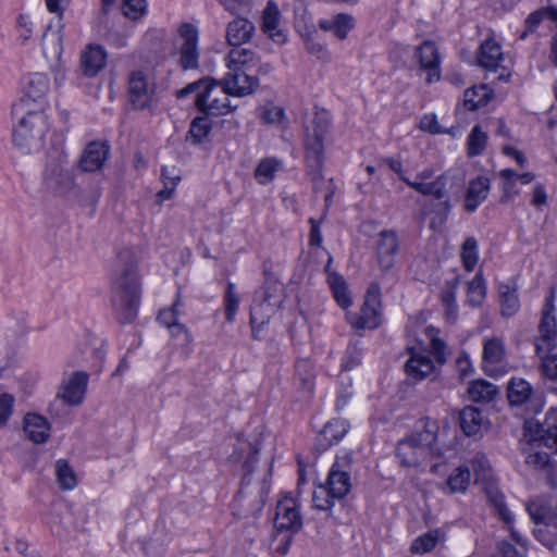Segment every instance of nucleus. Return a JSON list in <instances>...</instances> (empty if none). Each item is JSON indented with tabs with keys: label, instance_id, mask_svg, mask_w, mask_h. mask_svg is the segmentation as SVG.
I'll return each instance as SVG.
<instances>
[{
	"label": "nucleus",
	"instance_id": "nucleus-39",
	"mask_svg": "<svg viewBox=\"0 0 557 557\" xmlns=\"http://www.w3.org/2000/svg\"><path fill=\"white\" fill-rule=\"evenodd\" d=\"M486 297V286L481 272L468 283L467 301L472 307L481 306Z\"/></svg>",
	"mask_w": 557,
	"mask_h": 557
},
{
	"label": "nucleus",
	"instance_id": "nucleus-62",
	"mask_svg": "<svg viewBox=\"0 0 557 557\" xmlns=\"http://www.w3.org/2000/svg\"><path fill=\"white\" fill-rule=\"evenodd\" d=\"M420 128L431 134L441 133V126L434 114H426L420 120Z\"/></svg>",
	"mask_w": 557,
	"mask_h": 557
},
{
	"label": "nucleus",
	"instance_id": "nucleus-9",
	"mask_svg": "<svg viewBox=\"0 0 557 557\" xmlns=\"http://www.w3.org/2000/svg\"><path fill=\"white\" fill-rule=\"evenodd\" d=\"M128 101L136 110L151 109L158 103L154 77L143 70L132 71L127 79Z\"/></svg>",
	"mask_w": 557,
	"mask_h": 557
},
{
	"label": "nucleus",
	"instance_id": "nucleus-8",
	"mask_svg": "<svg viewBox=\"0 0 557 557\" xmlns=\"http://www.w3.org/2000/svg\"><path fill=\"white\" fill-rule=\"evenodd\" d=\"M471 465L474 472V482L482 483L484 485V491L488 502L495 508L500 519L508 525L512 539L516 542L521 543V537L512 528L513 517L505 504L504 495L492 481V468L487 457L482 453H478L472 458Z\"/></svg>",
	"mask_w": 557,
	"mask_h": 557
},
{
	"label": "nucleus",
	"instance_id": "nucleus-24",
	"mask_svg": "<svg viewBox=\"0 0 557 557\" xmlns=\"http://www.w3.org/2000/svg\"><path fill=\"white\" fill-rule=\"evenodd\" d=\"M63 27L64 25L60 21H57L55 24L50 23L41 37L42 53L50 62H57L61 58L63 51Z\"/></svg>",
	"mask_w": 557,
	"mask_h": 557
},
{
	"label": "nucleus",
	"instance_id": "nucleus-26",
	"mask_svg": "<svg viewBox=\"0 0 557 557\" xmlns=\"http://www.w3.org/2000/svg\"><path fill=\"white\" fill-rule=\"evenodd\" d=\"M344 468L343 465L335 461L324 484L331 492V495L337 499H343L351 490L350 474Z\"/></svg>",
	"mask_w": 557,
	"mask_h": 557
},
{
	"label": "nucleus",
	"instance_id": "nucleus-22",
	"mask_svg": "<svg viewBox=\"0 0 557 557\" xmlns=\"http://www.w3.org/2000/svg\"><path fill=\"white\" fill-rule=\"evenodd\" d=\"M88 374L85 371L74 372L61 386L58 396L67 405H79L86 394Z\"/></svg>",
	"mask_w": 557,
	"mask_h": 557
},
{
	"label": "nucleus",
	"instance_id": "nucleus-59",
	"mask_svg": "<svg viewBox=\"0 0 557 557\" xmlns=\"http://www.w3.org/2000/svg\"><path fill=\"white\" fill-rule=\"evenodd\" d=\"M456 286L457 281L448 283L441 293V299L449 312L456 311Z\"/></svg>",
	"mask_w": 557,
	"mask_h": 557
},
{
	"label": "nucleus",
	"instance_id": "nucleus-11",
	"mask_svg": "<svg viewBox=\"0 0 557 557\" xmlns=\"http://www.w3.org/2000/svg\"><path fill=\"white\" fill-rule=\"evenodd\" d=\"M182 40L180 45V65L183 70H194L199 65V30L191 23H183L177 28Z\"/></svg>",
	"mask_w": 557,
	"mask_h": 557
},
{
	"label": "nucleus",
	"instance_id": "nucleus-6",
	"mask_svg": "<svg viewBox=\"0 0 557 557\" xmlns=\"http://www.w3.org/2000/svg\"><path fill=\"white\" fill-rule=\"evenodd\" d=\"M189 94H196L195 104L206 114L222 115L236 108L231 104L228 97L232 95L221 87L220 81L200 79L180 89L176 95L184 98Z\"/></svg>",
	"mask_w": 557,
	"mask_h": 557
},
{
	"label": "nucleus",
	"instance_id": "nucleus-19",
	"mask_svg": "<svg viewBox=\"0 0 557 557\" xmlns=\"http://www.w3.org/2000/svg\"><path fill=\"white\" fill-rule=\"evenodd\" d=\"M408 351L410 357L405 363V371L410 379L421 381L435 372L436 364L425 351L414 347Z\"/></svg>",
	"mask_w": 557,
	"mask_h": 557
},
{
	"label": "nucleus",
	"instance_id": "nucleus-1",
	"mask_svg": "<svg viewBox=\"0 0 557 557\" xmlns=\"http://www.w3.org/2000/svg\"><path fill=\"white\" fill-rule=\"evenodd\" d=\"M136 256L129 248L116 256L112 275V305L121 323H131L137 315L140 301V284Z\"/></svg>",
	"mask_w": 557,
	"mask_h": 557
},
{
	"label": "nucleus",
	"instance_id": "nucleus-23",
	"mask_svg": "<svg viewBox=\"0 0 557 557\" xmlns=\"http://www.w3.org/2000/svg\"><path fill=\"white\" fill-rule=\"evenodd\" d=\"M110 146L101 141H91L84 149L78 168L83 172H96L101 170L109 157Z\"/></svg>",
	"mask_w": 557,
	"mask_h": 557
},
{
	"label": "nucleus",
	"instance_id": "nucleus-40",
	"mask_svg": "<svg viewBox=\"0 0 557 557\" xmlns=\"http://www.w3.org/2000/svg\"><path fill=\"white\" fill-rule=\"evenodd\" d=\"M282 166V162L274 158H265L259 162L255 171V177L259 184L265 185L270 183L275 172Z\"/></svg>",
	"mask_w": 557,
	"mask_h": 557
},
{
	"label": "nucleus",
	"instance_id": "nucleus-27",
	"mask_svg": "<svg viewBox=\"0 0 557 557\" xmlns=\"http://www.w3.org/2000/svg\"><path fill=\"white\" fill-rule=\"evenodd\" d=\"M256 27L246 17H236L227 24L226 40L230 46L240 48L243 44L251 40Z\"/></svg>",
	"mask_w": 557,
	"mask_h": 557
},
{
	"label": "nucleus",
	"instance_id": "nucleus-42",
	"mask_svg": "<svg viewBox=\"0 0 557 557\" xmlns=\"http://www.w3.org/2000/svg\"><path fill=\"white\" fill-rule=\"evenodd\" d=\"M461 260L468 272L474 270L479 260L478 242L474 237H468L461 246Z\"/></svg>",
	"mask_w": 557,
	"mask_h": 557
},
{
	"label": "nucleus",
	"instance_id": "nucleus-33",
	"mask_svg": "<svg viewBox=\"0 0 557 557\" xmlns=\"http://www.w3.org/2000/svg\"><path fill=\"white\" fill-rule=\"evenodd\" d=\"M322 30L332 32L338 39H345L348 33L354 28L355 21L349 14H337L331 18H322L319 21Z\"/></svg>",
	"mask_w": 557,
	"mask_h": 557
},
{
	"label": "nucleus",
	"instance_id": "nucleus-56",
	"mask_svg": "<svg viewBox=\"0 0 557 557\" xmlns=\"http://www.w3.org/2000/svg\"><path fill=\"white\" fill-rule=\"evenodd\" d=\"M14 396L8 393L0 395V428L4 426L13 413Z\"/></svg>",
	"mask_w": 557,
	"mask_h": 557
},
{
	"label": "nucleus",
	"instance_id": "nucleus-55",
	"mask_svg": "<svg viewBox=\"0 0 557 557\" xmlns=\"http://www.w3.org/2000/svg\"><path fill=\"white\" fill-rule=\"evenodd\" d=\"M525 462L536 470H549L552 467L550 456L546 451L530 453L527 457Z\"/></svg>",
	"mask_w": 557,
	"mask_h": 557
},
{
	"label": "nucleus",
	"instance_id": "nucleus-48",
	"mask_svg": "<svg viewBox=\"0 0 557 557\" xmlns=\"http://www.w3.org/2000/svg\"><path fill=\"white\" fill-rule=\"evenodd\" d=\"M212 128L208 116H198L190 124L188 135L194 144H200L208 136Z\"/></svg>",
	"mask_w": 557,
	"mask_h": 557
},
{
	"label": "nucleus",
	"instance_id": "nucleus-44",
	"mask_svg": "<svg viewBox=\"0 0 557 557\" xmlns=\"http://www.w3.org/2000/svg\"><path fill=\"white\" fill-rule=\"evenodd\" d=\"M490 89L486 85H481L479 88H469L465 92V106L469 110H476L485 106L488 101Z\"/></svg>",
	"mask_w": 557,
	"mask_h": 557
},
{
	"label": "nucleus",
	"instance_id": "nucleus-60",
	"mask_svg": "<svg viewBox=\"0 0 557 557\" xmlns=\"http://www.w3.org/2000/svg\"><path fill=\"white\" fill-rule=\"evenodd\" d=\"M168 329L170 330L171 336L182 339L184 345H189L191 343L193 336L184 324L176 322Z\"/></svg>",
	"mask_w": 557,
	"mask_h": 557
},
{
	"label": "nucleus",
	"instance_id": "nucleus-41",
	"mask_svg": "<svg viewBox=\"0 0 557 557\" xmlns=\"http://www.w3.org/2000/svg\"><path fill=\"white\" fill-rule=\"evenodd\" d=\"M441 537L440 530L429 531L421 536L417 537L410 547L411 553L413 554H425L433 550L438 543Z\"/></svg>",
	"mask_w": 557,
	"mask_h": 557
},
{
	"label": "nucleus",
	"instance_id": "nucleus-36",
	"mask_svg": "<svg viewBox=\"0 0 557 557\" xmlns=\"http://www.w3.org/2000/svg\"><path fill=\"white\" fill-rule=\"evenodd\" d=\"M484 424L482 411L474 407H466L460 412V425L463 432L471 436L476 435Z\"/></svg>",
	"mask_w": 557,
	"mask_h": 557
},
{
	"label": "nucleus",
	"instance_id": "nucleus-34",
	"mask_svg": "<svg viewBox=\"0 0 557 557\" xmlns=\"http://www.w3.org/2000/svg\"><path fill=\"white\" fill-rule=\"evenodd\" d=\"M534 389L532 385L522 377H512L507 386V398L511 406H521L527 404Z\"/></svg>",
	"mask_w": 557,
	"mask_h": 557
},
{
	"label": "nucleus",
	"instance_id": "nucleus-61",
	"mask_svg": "<svg viewBox=\"0 0 557 557\" xmlns=\"http://www.w3.org/2000/svg\"><path fill=\"white\" fill-rule=\"evenodd\" d=\"M284 111L276 106H268L263 109L262 121L268 124H274L282 120Z\"/></svg>",
	"mask_w": 557,
	"mask_h": 557
},
{
	"label": "nucleus",
	"instance_id": "nucleus-16",
	"mask_svg": "<svg viewBox=\"0 0 557 557\" xmlns=\"http://www.w3.org/2000/svg\"><path fill=\"white\" fill-rule=\"evenodd\" d=\"M399 249L398 237L393 231H382L375 243L376 262L382 272L394 268L396 255Z\"/></svg>",
	"mask_w": 557,
	"mask_h": 557
},
{
	"label": "nucleus",
	"instance_id": "nucleus-64",
	"mask_svg": "<svg viewBox=\"0 0 557 557\" xmlns=\"http://www.w3.org/2000/svg\"><path fill=\"white\" fill-rule=\"evenodd\" d=\"M547 202V195L544 185L536 184L533 187L531 203L535 207H542Z\"/></svg>",
	"mask_w": 557,
	"mask_h": 557
},
{
	"label": "nucleus",
	"instance_id": "nucleus-25",
	"mask_svg": "<svg viewBox=\"0 0 557 557\" xmlns=\"http://www.w3.org/2000/svg\"><path fill=\"white\" fill-rule=\"evenodd\" d=\"M504 61V53L502 46L492 38L484 40L476 52V64L485 71L496 72L498 69L505 67L502 65Z\"/></svg>",
	"mask_w": 557,
	"mask_h": 557
},
{
	"label": "nucleus",
	"instance_id": "nucleus-2",
	"mask_svg": "<svg viewBox=\"0 0 557 557\" xmlns=\"http://www.w3.org/2000/svg\"><path fill=\"white\" fill-rule=\"evenodd\" d=\"M12 116L15 120L14 146L26 154L41 151L49 131L46 109L30 108L25 101H17L12 106Z\"/></svg>",
	"mask_w": 557,
	"mask_h": 557
},
{
	"label": "nucleus",
	"instance_id": "nucleus-58",
	"mask_svg": "<svg viewBox=\"0 0 557 557\" xmlns=\"http://www.w3.org/2000/svg\"><path fill=\"white\" fill-rule=\"evenodd\" d=\"M431 352L434 356L435 362L443 366L446 362L447 346L441 338L433 336L430 343Z\"/></svg>",
	"mask_w": 557,
	"mask_h": 557
},
{
	"label": "nucleus",
	"instance_id": "nucleus-45",
	"mask_svg": "<svg viewBox=\"0 0 557 557\" xmlns=\"http://www.w3.org/2000/svg\"><path fill=\"white\" fill-rule=\"evenodd\" d=\"M348 429L349 423L346 420L333 419L332 421L325 424L322 431V435L332 445L341 441L348 432Z\"/></svg>",
	"mask_w": 557,
	"mask_h": 557
},
{
	"label": "nucleus",
	"instance_id": "nucleus-57",
	"mask_svg": "<svg viewBox=\"0 0 557 557\" xmlns=\"http://www.w3.org/2000/svg\"><path fill=\"white\" fill-rule=\"evenodd\" d=\"M16 27L22 44H25L33 36V23L25 14H20L16 18Z\"/></svg>",
	"mask_w": 557,
	"mask_h": 557
},
{
	"label": "nucleus",
	"instance_id": "nucleus-46",
	"mask_svg": "<svg viewBox=\"0 0 557 557\" xmlns=\"http://www.w3.org/2000/svg\"><path fill=\"white\" fill-rule=\"evenodd\" d=\"M487 143V135L480 125H475L468 136L467 149L470 157L479 156L483 152Z\"/></svg>",
	"mask_w": 557,
	"mask_h": 557
},
{
	"label": "nucleus",
	"instance_id": "nucleus-54",
	"mask_svg": "<svg viewBox=\"0 0 557 557\" xmlns=\"http://www.w3.org/2000/svg\"><path fill=\"white\" fill-rule=\"evenodd\" d=\"M541 359V373L544 377L557 380V355L543 354L537 355Z\"/></svg>",
	"mask_w": 557,
	"mask_h": 557
},
{
	"label": "nucleus",
	"instance_id": "nucleus-63",
	"mask_svg": "<svg viewBox=\"0 0 557 557\" xmlns=\"http://www.w3.org/2000/svg\"><path fill=\"white\" fill-rule=\"evenodd\" d=\"M456 364H457V369H458L459 375L461 377L468 376L473 371L472 363L470 361L469 355L467 352H465V351H462L458 356V358L456 360Z\"/></svg>",
	"mask_w": 557,
	"mask_h": 557
},
{
	"label": "nucleus",
	"instance_id": "nucleus-20",
	"mask_svg": "<svg viewBox=\"0 0 557 557\" xmlns=\"http://www.w3.org/2000/svg\"><path fill=\"white\" fill-rule=\"evenodd\" d=\"M106 50L95 44L87 45L79 57V71L86 77L97 76L107 64Z\"/></svg>",
	"mask_w": 557,
	"mask_h": 557
},
{
	"label": "nucleus",
	"instance_id": "nucleus-32",
	"mask_svg": "<svg viewBox=\"0 0 557 557\" xmlns=\"http://www.w3.org/2000/svg\"><path fill=\"white\" fill-rule=\"evenodd\" d=\"M498 295L502 314L504 317L515 315L520 308L517 284L515 282L500 283Z\"/></svg>",
	"mask_w": 557,
	"mask_h": 557
},
{
	"label": "nucleus",
	"instance_id": "nucleus-5",
	"mask_svg": "<svg viewBox=\"0 0 557 557\" xmlns=\"http://www.w3.org/2000/svg\"><path fill=\"white\" fill-rule=\"evenodd\" d=\"M401 181L420 195L442 201L441 208L446 219L453 207L450 200L446 198L447 193L454 189L460 190L465 185L466 176L461 170L457 169L447 170L435 176L432 168H425L418 172L413 180L401 176Z\"/></svg>",
	"mask_w": 557,
	"mask_h": 557
},
{
	"label": "nucleus",
	"instance_id": "nucleus-10",
	"mask_svg": "<svg viewBox=\"0 0 557 557\" xmlns=\"http://www.w3.org/2000/svg\"><path fill=\"white\" fill-rule=\"evenodd\" d=\"M554 301L555 289L552 288L542 308L539 336L535 338L536 355L550 352L557 346V323Z\"/></svg>",
	"mask_w": 557,
	"mask_h": 557
},
{
	"label": "nucleus",
	"instance_id": "nucleus-53",
	"mask_svg": "<svg viewBox=\"0 0 557 557\" xmlns=\"http://www.w3.org/2000/svg\"><path fill=\"white\" fill-rule=\"evenodd\" d=\"M183 306L181 302L180 296H177L175 302L171 308L163 309L159 312L158 320L165 327H170L171 325L178 322V315L181 314L180 308Z\"/></svg>",
	"mask_w": 557,
	"mask_h": 557
},
{
	"label": "nucleus",
	"instance_id": "nucleus-30",
	"mask_svg": "<svg viewBox=\"0 0 557 557\" xmlns=\"http://www.w3.org/2000/svg\"><path fill=\"white\" fill-rule=\"evenodd\" d=\"M491 187V182L487 177L478 176L470 181L466 197L465 209L468 212H473L476 208L487 198Z\"/></svg>",
	"mask_w": 557,
	"mask_h": 557
},
{
	"label": "nucleus",
	"instance_id": "nucleus-21",
	"mask_svg": "<svg viewBox=\"0 0 557 557\" xmlns=\"http://www.w3.org/2000/svg\"><path fill=\"white\" fill-rule=\"evenodd\" d=\"M281 18L282 15L277 4L272 0L268 1L261 15V29L274 42L283 45L287 41V35L280 27Z\"/></svg>",
	"mask_w": 557,
	"mask_h": 557
},
{
	"label": "nucleus",
	"instance_id": "nucleus-35",
	"mask_svg": "<svg viewBox=\"0 0 557 557\" xmlns=\"http://www.w3.org/2000/svg\"><path fill=\"white\" fill-rule=\"evenodd\" d=\"M299 32L305 41V47L308 53L323 62H329L331 60L326 45L318 38L317 29L313 25L306 26L305 29Z\"/></svg>",
	"mask_w": 557,
	"mask_h": 557
},
{
	"label": "nucleus",
	"instance_id": "nucleus-37",
	"mask_svg": "<svg viewBox=\"0 0 557 557\" xmlns=\"http://www.w3.org/2000/svg\"><path fill=\"white\" fill-rule=\"evenodd\" d=\"M497 393V387L485 380L474 381L468 388L469 397L476 403H490L496 397Z\"/></svg>",
	"mask_w": 557,
	"mask_h": 557
},
{
	"label": "nucleus",
	"instance_id": "nucleus-12",
	"mask_svg": "<svg viewBox=\"0 0 557 557\" xmlns=\"http://www.w3.org/2000/svg\"><path fill=\"white\" fill-rule=\"evenodd\" d=\"M482 367L490 376H499L506 371V349L499 337H487L483 341Z\"/></svg>",
	"mask_w": 557,
	"mask_h": 557
},
{
	"label": "nucleus",
	"instance_id": "nucleus-49",
	"mask_svg": "<svg viewBox=\"0 0 557 557\" xmlns=\"http://www.w3.org/2000/svg\"><path fill=\"white\" fill-rule=\"evenodd\" d=\"M238 307H239V297L236 293L235 284L232 282H228L226 292L224 295L225 318L228 323L234 322Z\"/></svg>",
	"mask_w": 557,
	"mask_h": 557
},
{
	"label": "nucleus",
	"instance_id": "nucleus-17",
	"mask_svg": "<svg viewBox=\"0 0 557 557\" xmlns=\"http://www.w3.org/2000/svg\"><path fill=\"white\" fill-rule=\"evenodd\" d=\"M530 517L536 524H544V527L535 530L536 536L546 546H553L554 541L545 540L542 537L545 529L553 528L557 530V505H546L540 502H531L528 505Z\"/></svg>",
	"mask_w": 557,
	"mask_h": 557
},
{
	"label": "nucleus",
	"instance_id": "nucleus-13",
	"mask_svg": "<svg viewBox=\"0 0 557 557\" xmlns=\"http://www.w3.org/2000/svg\"><path fill=\"white\" fill-rule=\"evenodd\" d=\"M49 90L50 81L46 74H28L24 79V96L18 101H25L30 108L46 109Z\"/></svg>",
	"mask_w": 557,
	"mask_h": 557
},
{
	"label": "nucleus",
	"instance_id": "nucleus-31",
	"mask_svg": "<svg viewBox=\"0 0 557 557\" xmlns=\"http://www.w3.org/2000/svg\"><path fill=\"white\" fill-rule=\"evenodd\" d=\"M278 309L276 306L257 297L250 310V325L252 329V337L258 338L257 333L269 323L272 315Z\"/></svg>",
	"mask_w": 557,
	"mask_h": 557
},
{
	"label": "nucleus",
	"instance_id": "nucleus-50",
	"mask_svg": "<svg viewBox=\"0 0 557 557\" xmlns=\"http://www.w3.org/2000/svg\"><path fill=\"white\" fill-rule=\"evenodd\" d=\"M58 482L63 490H72L76 485V476L65 460H58L55 465Z\"/></svg>",
	"mask_w": 557,
	"mask_h": 557
},
{
	"label": "nucleus",
	"instance_id": "nucleus-18",
	"mask_svg": "<svg viewBox=\"0 0 557 557\" xmlns=\"http://www.w3.org/2000/svg\"><path fill=\"white\" fill-rule=\"evenodd\" d=\"M274 524L280 531H298L302 525V518L296 500L284 497L277 502Z\"/></svg>",
	"mask_w": 557,
	"mask_h": 557
},
{
	"label": "nucleus",
	"instance_id": "nucleus-52",
	"mask_svg": "<svg viewBox=\"0 0 557 557\" xmlns=\"http://www.w3.org/2000/svg\"><path fill=\"white\" fill-rule=\"evenodd\" d=\"M146 10V0H123L122 12L128 18L139 20L145 15Z\"/></svg>",
	"mask_w": 557,
	"mask_h": 557
},
{
	"label": "nucleus",
	"instance_id": "nucleus-4",
	"mask_svg": "<svg viewBox=\"0 0 557 557\" xmlns=\"http://www.w3.org/2000/svg\"><path fill=\"white\" fill-rule=\"evenodd\" d=\"M226 73L220 81L221 87L232 96L246 97L259 87V79L250 74L259 63V57L250 49L233 48L225 58Z\"/></svg>",
	"mask_w": 557,
	"mask_h": 557
},
{
	"label": "nucleus",
	"instance_id": "nucleus-47",
	"mask_svg": "<svg viewBox=\"0 0 557 557\" xmlns=\"http://www.w3.org/2000/svg\"><path fill=\"white\" fill-rule=\"evenodd\" d=\"M470 470L467 467H458L447 479V486L451 493L465 492L470 483Z\"/></svg>",
	"mask_w": 557,
	"mask_h": 557
},
{
	"label": "nucleus",
	"instance_id": "nucleus-15",
	"mask_svg": "<svg viewBox=\"0 0 557 557\" xmlns=\"http://www.w3.org/2000/svg\"><path fill=\"white\" fill-rule=\"evenodd\" d=\"M45 184L48 189L59 195L67 194L74 188V175L66 168L64 159H60L57 163H51L47 166Z\"/></svg>",
	"mask_w": 557,
	"mask_h": 557
},
{
	"label": "nucleus",
	"instance_id": "nucleus-38",
	"mask_svg": "<svg viewBox=\"0 0 557 557\" xmlns=\"http://www.w3.org/2000/svg\"><path fill=\"white\" fill-rule=\"evenodd\" d=\"M327 283L337 304L344 309L348 308L351 305V299L343 276L336 273H331L327 277Z\"/></svg>",
	"mask_w": 557,
	"mask_h": 557
},
{
	"label": "nucleus",
	"instance_id": "nucleus-29",
	"mask_svg": "<svg viewBox=\"0 0 557 557\" xmlns=\"http://www.w3.org/2000/svg\"><path fill=\"white\" fill-rule=\"evenodd\" d=\"M24 432L32 442L42 444L50 437V423L42 416L27 413L24 418Z\"/></svg>",
	"mask_w": 557,
	"mask_h": 557
},
{
	"label": "nucleus",
	"instance_id": "nucleus-3",
	"mask_svg": "<svg viewBox=\"0 0 557 557\" xmlns=\"http://www.w3.org/2000/svg\"><path fill=\"white\" fill-rule=\"evenodd\" d=\"M438 429L435 420L421 419L416 431L397 445L396 456L401 466L419 467L433 458H441L443 453L437 446Z\"/></svg>",
	"mask_w": 557,
	"mask_h": 557
},
{
	"label": "nucleus",
	"instance_id": "nucleus-7",
	"mask_svg": "<svg viewBox=\"0 0 557 557\" xmlns=\"http://www.w3.org/2000/svg\"><path fill=\"white\" fill-rule=\"evenodd\" d=\"M330 128V119L317 113L306 127L305 150L308 174L314 184L322 181L324 137Z\"/></svg>",
	"mask_w": 557,
	"mask_h": 557
},
{
	"label": "nucleus",
	"instance_id": "nucleus-43",
	"mask_svg": "<svg viewBox=\"0 0 557 557\" xmlns=\"http://www.w3.org/2000/svg\"><path fill=\"white\" fill-rule=\"evenodd\" d=\"M257 297L280 308L284 300V287L277 281H268Z\"/></svg>",
	"mask_w": 557,
	"mask_h": 557
},
{
	"label": "nucleus",
	"instance_id": "nucleus-14",
	"mask_svg": "<svg viewBox=\"0 0 557 557\" xmlns=\"http://www.w3.org/2000/svg\"><path fill=\"white\" fill-rule=\"evenodd\" d=\"M414 57L420 70L426 72L425 82L433 84L441 79V54L432 40H425L416 48Z\"/></svg>",
	"mask_w": 557,
	"mask_h": 557
},
{
	"label": "nucleus",
	"instance_id": "nucleus-51",
	"mask_svg": "<svg viewBox=\"0 0 557 557\" xmlns=\"http://www.w3.org/2000/svg\"><path fill=\"white\" fill-rule=\"evenodd\" d=\"M337 499L331 495L329 488L323 484L320 485L312 496L313 506L320 510H329L333 507L334 500Z\"/></svg>",
	"mask_w": 557,
	"mask_h": 557
},
{
	"label": "nucleus",
	"instance_id": "nucleus-28",
	"mask_svg": "<svg viewBox=\"0 0 557 557\" xmlns=\"http://www.w3.org/2000/svg\"><path fill=\"white\" fill-rule=\"evenodd\" d=\"M379 304L367 302L362 305L360 313L346 314L348 323L356 330L375 329L380 325Z\"/></svg>",
	"mask_w": 557,
	"mask_h": 557
}]
</instances>
